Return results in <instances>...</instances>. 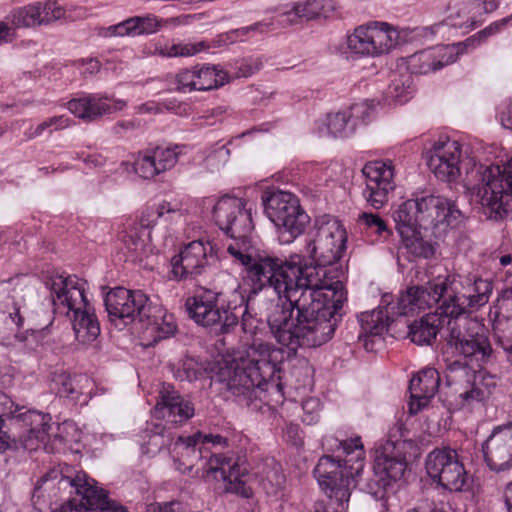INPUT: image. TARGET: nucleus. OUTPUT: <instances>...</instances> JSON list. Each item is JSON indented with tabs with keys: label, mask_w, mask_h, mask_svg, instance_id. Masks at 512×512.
Here are the masks:
<instances>
[{
	"label": "nucleus",
	"mask_w": 512,
	"mask_h": 512,
	"mask_svg": "<svg viewBox=\"0 0 512 512\" xmlns=\"http://www.w3.org/2000/svg\"><path fill=\"white\" fill-rule=\"evenodd\" d=\"M185 307L198 325L213 328L221 334L231 332L241 316L243 332L257 336L260 321L249 312L245 297L236 290L225 297L221 292L201 289L187 298ZM283 358L281 348L255 337L246 358L234 360L219 369L218 381L239 404L258 409L267 388L279 386L275 378Z\"/></svg>",
	"instance_id": "nucleus-1"
},
{
	"label": "nucleus",
	"mask_w": 512,
	"mask_h": 512,
	"mask_svg": "<svg viewBox=\"0 0 512 512\" xmlns=\"http://www.w3.org/2000/svg\"><path fill=\"white\" fill-rule=\"evenodd\" d=\"M250 258V263L241 264L247 269L252 291L257 293L270 287L280 299L288 302V305H274L267 317L276 341L290 352H296L299 347H318L329 341L333 326L317 315L319 307L323 306L311 298L303 283L298 254L286 261L271 257Z\"/></svg>",
	"instance_id": "nucleus-2"
},
{
	"label": "nucleus",
	"mask_w": 512,
	"mask_h": 512,
	"mask_svg": "<svg viewBox=\"0 0 512 512\" xmlns=\"http://www.w3.org/2000/svg\"><path fill=\"white\" fill-rule=\"evenodd\" d=\"M347 232L334 216L322 215L315 220L314 232L308 240L305 252L313 263L300 258L303 283L311 298L320 302L318 317L336 328V316L347 299L344 289V269L340 263L346 251Z\"/></svg>",
	"instance_id": "nucleus-3"
},
{
	"label": "nucleus",
	"mask_w": 512,
	"mask_h": 512,
	"mask_svg": "<svg viewBox=\"0 0 512 512\" xmlns=\"http://www.w3.org/2000/svg\"><path fill=\"white\" fill-rule=\"evenodd\" d=\"M492 292L488 280L473 275L437 277L422 286H411L395 303L398 315L413 314L438 305L434 313L449 319L484 306Z\"/></svg>",
	"instance_id": "nucleus-4"
},
{
	"label": "nucleus",
	"mask_w": 512,
	"mask_h": 512,
	"mask_svg": "<svg viewBox=\"0 0 512 512\" xmlns=\"http://www.w3.org/2000/svg\"><path fill=\"white\" fill-rule=\"evenodd\" d=\"M55 312L71 320L76 340L90 344L100 335V324L86 295V282L75 275L52 274L45 280Z\"/></svg>",
	"instance_id": "nucleus-5"
},
{
	"label": "nucleus",
	"mask_w": 512,
	"mask_h": 512,
	"mask_svg": "<svg viewBox=\"0 0 512 512\" xmlns=\"http://www.w3.org/2000/svg\"><path fill=\"white\" fill-rule=\"evenodd\" d=\"M75 492L83 496L90 505H96L100 512H124V507L108 498L107 492L97 485L84 471L64 474L61 470L53 469L45 474L36 484L32 503L42 511L44 508L53 509L60 504L65 495Z\"/></svg>",
	"instance_id": "nucleus-6"
},
{
	"label": "nucleus",
	"mask_w": 512,
	"mask_h": 512,
	"mask_svg": "<svg viewBox=\"0 0 512 512\" xmlns=\"http://www.w3.org/2000/svg\"><path fill=\"white\" fill-rule=\"evenodd\" d=\"M338 445L345 454L344 463L325 455L314 468V475L328 497L326 501L335 502L342 510H346L351 489L356 486L364 469L365 452L359 436L340 441Z\"/></svg>",
	"instance_id": "nucleus-7"
},
{
	"label": "nucleus",
	"mask_w": 512,
	"mask_h": 512,
	"mask_svg": "<svg viewBox=\"0 0 512 512\" xmlns=\"http://www.w3.org/2000/svg\"><path fill=\"white\" fill-rule=\"evenodd\" d=\"M475 200L491 218L503 219L512 212V159L503 165H477L466 170L464 180Z\"/></svg>",
	"instance_id": "nucleus-8"
},
{
	"label": "nucleus",
	"mask_w": 512,
	"mask_h": 512,
	"mask_svg": "<svg viewBox=\"0 0 512 512\" xmlns=\"http://www.w3.org/2000/svg\"><path fill=\"white\" fill-rule=\"evenodd\" d=\"M17 410L12 399L0 392V452L7 450L11 442L34 451L47 439L51 420L48 414L28 410L15 415Z\"/></svg>",
	"instance_id": "nucleus-9"
},
{
	"label": "nucleus",
	"mask_w": 512,
	"mask_h": 512,
	"mask_svg": "<svg viewBox=\"0 0 512 512\" xmlns=\"http://www.w3.org/2000/svg\"><path fill=\"white\" fill-rule=\"evenodd\" d=\"M394 221L412 223L423 229L456 227L464 214L455 202L440 195H422L401 203L393 213Z\"/></svg>",
	"instance_id": "nucleus-10"
},
{
	"label": "nucleus",
	"mask_w": 512,
	"mask_h": 512,
	"mask_svg": "<svg viewBox=\"0 0 512 512\" xmlns=\"http://www.w3.org/2000/svg\"><path fill=\"white\" fill-rule=\"evenodd\" d=\"M213 219L217 226L230 236L227 252L239 263H250L251 248L248 235L253 230L251 210L242 198L225 195L213 207Z\"/></svg>",
	"instance_id": "nucleus-11"
},
{
	"label": "nucleus",
	"mask_w": 512,
	"mask_h": 512,
	"mask_svg": "<svg viewBox=\"0 0 512 512\" xmlns=\"http://www.w3.org/2000/svg\"><path fill=\"white\" fill-rule=\"evenodd\" d=\"M469 312L448 320L447 344L466 360V365L482 367L493 355L488 336L483 329L470 332V326H479L469 318Z\"/></svg>",
	"instance_id": "nucleus-12"
},
{
	"label": "nucleus",
	"mask_w": 512,
	"mask_h": 512,
	"mask_svg": "<svg viewBox=\"0 0 512 512\" xmlns=\"http://www.w3.org/2000/svg\"><path fill=\"white\" fill-rule=\"evenodd\" d=\"M261 200L265 214L281 232H287L291 238L304 232L310 218L295 195L282 190L267 189Z\"/></svg>",
	"instance_id": "nucleus-13"
},
{
	"label": "nucleus",
	"mask_w": 512,
	"mask_h": 512,
	"mask_svg": "<svg viewBox=\"0 0 512 512\" xmlns=\"http://www.w3.org/2000/svg\"><path fill=\"white\" fill-rule=\"evenodd\" d=\"M453 386L458 404L463 408H473L486 403L497 387L495 376L484 370L470 371L466 368L451 370L447 376Z\"/></svg>",
	"instance_id": "nucleus-14"
},
{
	"label": "nucleus",
	"mask_w": 512,
	"mask_h": 512,
	"mask_svg": "<svg viewBox=\"0 0 512 512\" xmlns=\"http://www.w3.org/2000/svg\"><path fill=\"white\" fill-rule=\"evenodd\" d=\"M399 35L390 24L372 21L357 27L347 37V48L358 56L376 57L388 53L397 44Z\"/></svg>",
	"instance_id": "nucleus-15"
},
{
	"label": "nucleus",
	"mask_w": 512,
	"mask_h": 512,
	"mask_svg": "<svg viewBox=\"0 0 512 512\" xmlns=\"http://www.w3.org/2000/svg\"><path fill=\"white\" fill-rule=\"evenodd\" d=\"M425 468L429 477L444 489L462 491L468 486V475L456 450L436 448L426 457Z\"/></svg>",
	"instance_id": "nucleus-16"
},
{
	"label": "nucleus",
	"mask_w": 512,
	"mask_h": 512,
	"mask_svg": "<svg viewBox=\"0 0 512 512\" xmlns=\"http://www.w3.org/2000/svg\"><path fill=\"white\" fill-rule=\"evenodd\" d=\"M149 297L141 290H129L116 287L110 290L104 299L109 320L116 326L127 325L146 315Z\"/></svg>",
	"instance_id": "nucleus-17"
},
{
	"label": "nucleus",
	"mask_w": 512,
	"mask_h": 512,
	"mask_svg": "<svg viewBox=\"0 0 512 512\" xmlns=\"http://www.w3.org/2000/svg\"><path fill=\"white\" fill-rule=\"evenodd\" d=\"M362 173L365 177L363 197L374 209L382 208L396 186L395 167L392 160L369 161L364 165Z\"/></svg>",
	"instance_id": "nucleus-18"
},
{
	"label": "nucleus",
	"mask_w": 512,
	"mask_h": 512,
	"mask_svg": "<svg viewBox=\"0 0 512 512\" xmlns=\"http://www.w3.org/2000/svg\"><path fill=\"white\" fill-rule=\"evenodd\" d=\"M462 145L448 136H440L428 152L427 165L443 182H456L461 176Z\"/></svg>",
	"instance_id": "nucleus-19"
},
{
	"label": "nucleus",
	"mask_w": 512,
	"mask_h": 512,
	"mask_svg": "<svg viewBox=\"0 0 512 512\" xmlns=\"http://www.w3.org/2000/svg\"><path fill=\"white\" fill-rule=\"evenodd\" d=\"M201 470L205 480L222 481L227 491L244 494L243 477L247 467L239 456L212 453L202 464Z\"/></svg>",
	"instance_id": "nucleus-20"
},
{
	"label": "nucleus",
	"mask_w": 512,
	"mask_h": 512,
	"mask_svg": "<svg viewBox=\"0 0 512 512\" xmlns=\"http://www.w3.org/2000/svg\"><path fill=\"white\" fill-rule=\"evenodd\" d=\"M214 250V245L209 241L204 243L202 240H195L186 244L180 253L172 258L173 276L181 280L201 274Z\"/></svg>",
	"instance_id": "nucleus-21"
},
{
	"label": "nucleus",
	"mask_w": 512,
	"mask_h": 512,
	"mask_svg": "<svg viewBox=\"0 0 512 512\" xmlns=\"http://www.w3.org/2000/svg\"><path fill=\"white\" fill-rule=\"evenodd\" d=\"M487 466L496 472L512 467V423L493 429L482 446Z\"/></svg>",
	"instance_id": "nucleus-22"
},
{
	"label": "nucleus",
	"mask_w": 512,
	"mask_h": 512,
	"mask_svg": "<svg viewBox=\"0 0 512 512\" xmlns=\"http://www.w3.org/2000/svg\"><path fill=\"white\" fill-rule=\"evenodd\" d=\"M30 282V277L24 274L0 282V296L6 294L3 315L17 328L23 325L22 309L25 307L26 295L32 291Z\"/></svg>",
	"instance_id": "nucleus-23"
},
{
	"label": "nucleus",
	"mask_w": 512,
	"mask_h": 512,
	"mask_svg": "<svg viewBox=\"0 0 512 512\" xmlns=\"http://www.w3.org/2000/svg\"><path fill=\"white\" fill-rule=\"evenodd\" d=\"M125 106V101L113 100L101 94H82L67 103V108L72 114L87 121L121 111Z\"/></svg>",
	"instance_id": "nucleus-24"
},
{
	"label": "nucleus",
	"mask_w": 512,
	"mask_h": 512,
	"mask_svg": "<svg viewBox=\"0 0 512 512\" xmlns=\"http://www.w3.org/2000/svg\"><path fill=\"white\" fill-rule=\"evenodd\" d=\"M361 114L362 122L370 117V108L366 103L355 104L349 111L331 113L318 123L319 136L347 137L354 132L356 118Z\"/></svg>",
	"instance_id": "nucleus-25"
},
{
	"label": "nucleus",
	"mask_w": 512,
	"mask_h": 512,
	"mask_svg": "<svg viewBox=\"0 0 512 512\" xmlns=\"http://www.w3.org/2000/svg\"><path fill=\"white\" fill-rule=\"evenodd\" d=\"M145 314L139 320L144 326L143 338L151 339L145 345H154L158 341L174 335L177 331L174 315L168 313L161 305L153 304L150 301Z\"/></svg>",
	"instance_id": "nucleus-26"
},
{
	"label": "nucleus",
	"mask_w": 512,
	"mask_h": 512,
	"mask_svg": "<svg viewBox=\"0 0 512 512\" xmlns=\"http://www.w3.org/2000/svg\"><path fill=\"white\" fill-rule=\"evenodd\" d=\"M440 385L439 372L434 368H425L418 372L409 385V411L416 414L426 407L435 396Z\"/></svg>",
	"instance_id": "nucleus-27"
},
{
	"label": "nucleus",
	"mask_w": 512,
	"mask_h": 512,
	"mask_svg": "<svg viewBox=\"0 0 512 512\" xmlns=\"http://www.w3.org/2000/svg\"><path fill=\"white\" fill-rule=\"evenodd\" d=\"M397 314L395 304H389L385 308H378L370 312H362L359 315L361 333L359 339L363 341L366 350H373L374 338L381 342V336L387 331L392 317L390 313Z\"/></svg>",
	"instance_id": "nucleus-28"
},
{
	"label": "nucleus",
	"mask_w": 512,
	"mask_h": 512,
	"mask_svg": "<svg viewBox=\"0 0 512 512\" xmlns=\"http://www.w3.org/2000/svg\"><path fill=\"white\" fill-rule=\"evenodd\" d=\"M400 443L387 441L375 451L374 470L375 474L385 478L387 481H397L402 478L406 461L399 449Z\"/></svg>",
	"instance_id": "nucleus-29"
},
{
	"label": "nucleus",
	"mask_w": 512,
	"mask_h": 512,
	"mask_svg": "<svg viewBox=\"0 0 512 512\" xmlns=\"http://www.w3.org/2000/svg\"><path fill=\"white\" fill-rule=\"evenodd\" d=\"M194 413L195 408L192 402L169 388H164L160 392L159 401L154 408L156 417L165 418L168 422L175 424L187 421L194 416Z\"/></svg>",
	"instance_id": "nucleus-30"
},
{
	"label": "nucleus",
	"mask_w": 512,
	"mask_h": 512,
	"mask_svg": "<svg viewBox=\"0 0 512 512\" xmlns=\"http://www.w3.org/2000/svg\"><path fill=\"white\" fill-rule=\"evenodd\" d=\"M188 210L180 199L163 200L145 208L140 215V224L154 227L159 222L176 224L184 219Z\"/></svg>",
	"instance_id": "nucleus-31"
},
{
	"label": "nucleus",
	"mask_w": 512,
	"mask_h": 512,
	"mask_svg": "<svg viewBox=\"0 0 512 512\" xmlns=\"http://www.w3.org/2000/svg\"><path fill=\"white\" fill-rule=\"evenodd\" d=\"M201 433L191 436H179L171 449L173 458L179 462L178 469L182 472L191 471L198 461L206 457L207 449L202 447Z\"/></svg>",
	"instance_id": "nucleus-32"
},
{
	"label": "nucleus",
	"mask_w": 512,
	"mask_h": 512,
	"mask_svg": "<svg viewBox=\"0 0 512 512\" xmlns=\"http://www.w3.org/2000/svg\"><path fill=\"white\" fill-rule=\"evenodd\" d=\"M444 325L448 326V317H444L442 314L428 313L408 326L409 337L418 345L431 344Z\"/></svg>",
	"instance_id": "nucleus-33"
},
{
	"label": "nucleus",
	"mask_w": 512,
	"mask_h": 512,
	"mask_svg": "<svg viewBox=\"0 0 512 512\" xmlns=\"http://www.w3.org/2000/svg\"><path fill=\"white\" fill-rule=\"evenodd\" d=\"M395 223L402 243L410 254L422 258H429L434 254L433 246L425 241L421 235L420 229L422 227L406 223V221H395Z\"/></svg>",
	"instance_id": "nucleus-34"
},
{
	"label": "nucleus",
	"mask_w": 512,
	"mask_h": 512,
	"mask_svg": "<svg viewBox=\"0 0 512 512\" xmlns=\"http://www.w3.org/2000/svg\"><path fill=\"white\" fill-rule=\"evenodd\" d=\"M451 64L444 46L429 48L410 57L409 65L413 73L428 74Z\"/></svg>",
	"instance_id": "nucleus-35"
},
{
	"label": "nucleus",
	"mask_w": 512,
	"mask_h": 512,
	"mask_svg": "<svg viewBox=\"0 0 512 512\" xmlns=\"http://www.w3.org/2000/svg\"><path fill=\"white\" fill-rule=\"evenodd\" d=\"M508 21L509 18H503L499 21H495L483 30L465 39L464 41L451 45H445V51L447 52L448 60H450V63H454L461 54L477 48L488 37L499 32L501 28L508 23Z\"/></svg>",
	"instance_id": "nucleus-36"
},
{
	"label": "nucleus",
	"mask_w": 512,
	"mask_h": 512,
	"mask_svg": "<svg viewBox=\"0 0 512 512\" xmlns=\"http://www.w3.org/2000/svg\"><path fill=\"white\" fill-rule=\"evenodd\" d=\"M151 226H143L138 222L131 224L124 232L123 243L132 256H141L150 241Z\"/></svg>",
	"instance_id": "nucleus-37"
},
{
	"label": "nucleus",
	"mask_w": 512,
	"mask_h": 512,
	"mask_svg": "<svg viewBox=\"0 0 512 512\" xmlns=\"http://www.w3.org/2000/svg\"><path fill=\"white\" fill-rule=\"evenodd\" d=\"M336 10L333 0H307L296 4L292 12L300 19L312 20L318 18H328Z\"/></svg>",
	"instance_id": "nucleus-38"
},
{
	"label": "nucleus",
	"mask_w": 512,
	"mask_h": 512,
	"mask_svg": "<svg viewBox=\"0 0 512 512\" xmlns=\"http://www.w3.org/2000/svg\"><path fill=\"white\" fill-rule=\"evenodd\" d=\"M15 31L19 28L42 26L40 18V2L30 3L12 9L6 17Z\"/></svg>",
	"instance_id": "nucleus-39"
},
{
	"label": "nucleus",
	"mask_w": 512,
	"mask_h": 512,
	"mask_svg": "<svg viewBox=\"0 0 512 512\" xmlns=\"http://www.w3.org/2000/svg\"><path fill=\"white\" fill-rule=\"evenodd\" d=\"M141 438L143 439L142 448L148 454H155L164 448L171 452L174 443L170 433H167L160 425H153L151 428H147L141 435Z\"/></svg>",
	"instance_id": "nucleus-40"
},
{
	"label": "nucleus",
	"mask_w": 512,
	"mask_h": 512,
	"mask_svg": "<svg viewBox=\"0 0 512 512\" xmlns=\"http://www.w3.org/2000/svg\"><path fill=\"white\" fill-rule=\"evenodd\" d=\"M195 16L193 15H182L176 18H172L170 20H161L158 19L155 15H147L144 17H132L133 24L135 26V35L142 34H152L157 32L162 25L167 24L168 22H173L174 24H188L190 20H192Z\"/></svg>",
	"instance_id": "nucleus-41"
},
{
	"label": "nucleus",
	"mask_w": 512,
	"mask_h": 512,
	"mask_svg": "<svg viewBox=\"0 0 512 512\" xmlns=\"http://www.w3.org/2000/svg\"><path fill=\"white\" fill-rule=\"evenodd\" d=\"M71 124L72 120L67 115L52 116L27 129L24 135L26 139L32 140L44 134L51 135L53 132L64 130Z\"/></svg>",
	"instance_id": "nucleus-42"
},
{
	"label": "nucleus",
	"mask_w": 512,
	"mask_h": 512,
	"mask_svg": "<svg viewBox=\"0 0 512 512\" xmlns=\"http://www.w3.org/2000/svg\"><path fill=\"white\" fill-rule=\"evenodd\" d=\"M198 91H207L223 85L227 81V74L218 66L197 65Z\"/></svg>",
	"instance_id": "nucleus-43"
},
{
	"label": "nucleus",
	"mask_w": 512,
	"mask_h": 512,
	"mask_svg": "<svg viewBox=\"0 0 512 512\" xmlns=\"http://www.w3.org/2000/svg\"><path fill=\"white\" fill-rule=\"evenodd\" d=\"M412 92L411 76L408 74L397 75L391 80L386 90V100L389 103L403 104L411 98Z\"/></svg>",
	"instance_id": "nucleus-44"
},
{
	"label": "nucleus",
	"mask_w": 512,
	"mask_h": 512,
	"mask_svg": "<svg viewBox=\"0 0 512 512\" xmlns=\"http://www.w3.org/2000/svg\"><path fill=\"white\" fill-rule=\"evenodd\" d=\"M208 48L204 41L200 42H179L166 44L157 48L158 54L163 57H191Z\"/></svg>",
	"instance_id": "nucleus-45"
},
{
	"label": "nucleus",
	"mask_w": 512,
	"mask_h": 512,
	"mask_svg": "<svg viewBox=\"0 0 512 512\" xmlns=\"http://www.w3.org/2000/svg\"><path fill=\"white\" fill-rule=\"evenodd\" d=\"M168 83L170 88L177 92L198 91V75L195 66L181 69L176 74L168 76Z\"/></svg>",
	"instance_id": "nucleus-46"
},
{
	"label": "nucleus",
	"mask_w": 512,
	"mask_h": 512,
	"mask_svg": "<svg viewBox=\"0 0 512 512\" xmlns=\"http://www.w3.org/2000/svg\"><path fill=\"white\" fill-rule=\"evenodd\" d=\"M179 149V146H175L173 148L157 147L151 150L153 159L155 160L157 168L159 169L160 173L169 170L175 166V164L178 161V156L180 154Z\"/></svg>",
	"instance_id": "nucleus-47"
},
{
	"label": "nucleus",
	"mask_w": 512,
	"mask_h": 512,
	"mask_svg": "<svg viewBox=\"0 0 512 512\" xmlns=\"http://www.w3.org/2000/svg\"><path fill=\"white\" fill-rule=\"evenodd\" d=\"M134 170L144 179H151L160 174L151 151L138 156L134 163Z\"/></svg>",
	"instance_id": "nucleus-48"
},
{
	"label": "nucleus",
	"mask_w": 512,
	"mask_h": 512,
	"mask_svg": "<svg viewBox=\"0 0 512 512\" xmlns=\"http://www.w3.org/2000/svg\"><path fill=\"white\" fill-rule=\"evenodd\" d=\"M51 512H100L96 505H90L80 496V499L68 498L64 503H60L50 510Z\"/></svg>",
	"instance_id": "nucleus-49"
},
{
	"label": "nucleus",
	"mask_w": 512,
	"mask_h": 512,
	"mask_svg": "<svg viewBox=\"0 0 512 512\" xmlns=\"http://www.w3.org/2000/svg\"><path fill=\"white\" fill-rule=\"evenodd\" d=\"M65 16V9L55 1L40 2V18L42 25H48Z\"/></svg>",
	"instance_id": "nucleus-50"
},
{
	"label": "nucleus",
	"mask_w": 512,
	"mask_h": 512,
	"mask_svg": "<svg viewBox=\"0 0 512 512\" xmlns=\"http://www.w3.org/2000/svg\"><path fill=\"white\" fill-rule=\"evenodd\" d=\"M358 222L372 232L382 235L388 231L386 222L377 214L363 212L358 217Z\"/></svg>",
	"instance_id": "nucleus-51"
},
{
	"label": "nucleus",
	"mask_w": 512,
	"mask_h": 512,
	"mask_svg": "<svg viewBox=\"0 0 512 512\" xmlns=\"http://www.w3.org/2000/svg\"><path fill=\"white\" fill-rule=\"evenodd\" d=\"M303 416L302 421L307 425H312L318 422L319 413L321 410V403L318 398H308L302 403Z\"/></svg>",
	"instance_id": "nucleus-52"
},
{
	"label": "nucleus",
	"mask_w": 512,
	"mask_h": 512,
	"mask_svg": "<svg viewBox=\"0 0 512 512\" xmlns=\"http://www.w3.org/2000/svg\"><path fill=\"white\" fill-rule=\"evenodd\" d=\"M499 7L497 0H473L469 3L463 4L462 8L457 12V17L469 14L472 9H483L484 13L488 14L494 12Z\"/></svg>",
	"instance_id": "nucleus-53"
},
{
	"label": "nucleus",
	"mask_w": 512,
	"mask_h": 512,
	"mask_svg": "<svg viewBox=\"0 0 512 512\" xmlns=\"http://www.w3.org/2000/svg\"><path fill=\"white\" fill-rule=\"evenodd\" d=\"M389 481L385 478L376 475L375 479H371L367 485V493L370 494L375 500H383L387 494V486Z\"/></svg>",
	"instance_id": "nucleus-54"
},
{
	"label": "nucleus",
	"mask_w": 512,
	"mask_h": 512,
	"mask_svg": "<svg viewBox=\"0 0 512 512\" xmlns=\"http://www.w3.org/2000/svg\"><path fill=\"white\" fill-rule=\"evenodd\" d=\"M132 17L105 29L104 36H136Z\"/></svg>",
	"instance_id": "nucleus-55"
},
{
	"label": "nucleus",
	"mask_w": 512,
	"mask_h": 512,
	"mask_svg": "<svg viewBox=\"0 0 512 512\" xmlns=\"http://www.w3.org/2000/svg\"><path fill=\"white\" fill-rule=\"evenodd\" d=\"M144 512H186L180 502L174 501L170 503H151L146 506Z\"/></svg>",
	"instance_id": "nucleus-56"
},
{
	"label": "nucleus",
	"mask_w": 512,
	"mask_h": 512,
	"mask_svg": "<svg viewBox=\"0 0 512 512\" xmlns=\"http://www.w3.org/2000/svg\"><path fill=\"white\" fill-rule=\"evenodd\" d=\"M199 373L200 370L194 368L192 362L188 361L183 363V366L177 370L175 376L180 381H193L198 378Z\"/></svg>",
	"instance_id": "nucleus-57"
},
{
	"label": "nucleus",
	"mask_w": 512,
	"mask_h": 512,
	"mask_svg": "<svg viewBox=\"0 0 512 512\" xmlns=\"http://www.w3.org/2000/svg\"><path fill=\"white\" fill-rule=\"evenodd\" d=\"M17 38V32L9 21H0V45L11 43Z\"/></svg>",
	"instance_id": "nucleus-58"
},
{
	"label": "nucleus",
	"mask_w": 512,
	"mask_h": 512,
	"mask_svg": "<svg viewBox=\"0 0 512 512\" xmlns=\"http://www.w3.org/2000/svg\"><path fill=\"white\" fill-rule=\"evenodd\" d=\"M202 447H205L207 444H211L212 446H220L225 447L228 445V439L216 434H202L201 433V443Z\"/></svg>",
	"instance_id": "nucleus-59"
},
{
	"label": "nucleus",
	"mask_w": 512,
	"mask_h": 512,
	"mask_svg": "<svg viewBox=\"0 0 512 512\" xmlns=\"http://www.w3.org/2000/svg\"><path fill=\"white\" fill-rule=\"evenodd\" d=\"M266 480L276 488H279L284 483V475L279 471L275 465L271 471L266 474Z\"/></svg>",
	"instance_id": "nucleus-60"
},
{
	"label": "nucleus",
	"mask_w": 512,
	"mask_h": 512,
	"mask_svg": "<svg viewBox=\"0 0 512 512\" xmlns=\"http://www.w3.org/2000/svg\"><path fill=\"white\" fill-rule=\"evenodd\" d=\"M338 509H340L339 512L344 511L338 507L335 502H329L325 500L317 501L314 506L315 512H338Z\"/></svg>",
	"instance_id": "nucleus-61"
},
{
	"label": "nucleus",
	"mask_w": 512,
	"mask_h": 512,
	"mask_svg": "<svg viewBox=\"0 0 512 512\" xmlns=\"http://www.w3.org/2000/svg\"><path fill=\"white\" fill-rule=\"evenodd\" d=\"M500 120L505 128L512 130V101L510 102L506 110L501 112Z\"/></svg>",
	"instance_id": "nucleus-62"
},
{
	"label": "nucleus",
	"mask_w": 512,
	"mask_h": 512,
	"mask_svg": "<svg viewBox=\"0 0 512 512\" xmlns=\"http://www.w3.org/2000/svg\"><path fill=\"white\" fill-rule=\"evenodd\" d=\"M504 502L507 508V512H512V481L505 486Z\"/></svg>",
	"instance_id": "nucleus-63"
},
{
	"label": "nucleus",
	"mask_w": 512,
	"mask_h": 512,
	"mask_svg": "<svg viewBox=\"0 0 512 512\" xmlns=\"http://www.w3.org/2000/svg\"><path fill=\"white\" fill-rule=\"evenodd\" d=\"M86 69L85 72H89L90 74L96 73L100 69V63L98 60L95 59H89L86 62Z\"/></svg>",
	"instance_id": "nucleus-64"
}]
</instances>
